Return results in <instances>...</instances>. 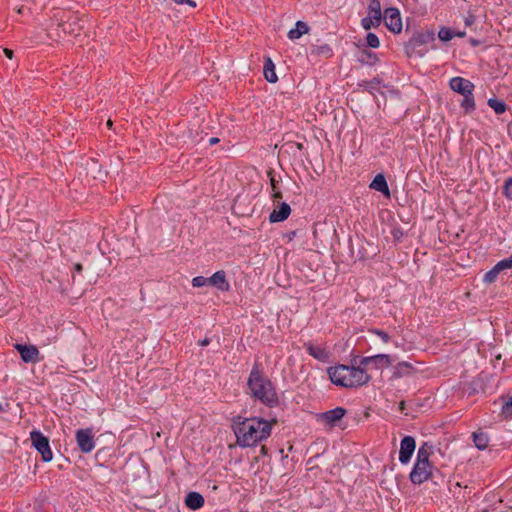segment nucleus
Here are the masks:
<instances>
[{
  "instance_id": "f257e3e1",
  "label": "nucleus",
  "mask_w": 512,
  "mask_h": 512,
  "mask_svg": "<svg viewBox=\"0 0 512 512\" xmlns=\"http://www.w3.org/2000/svg\"><path fill=\"white\" fill-rule=\"evenodd\" d=\"M276 418L266 420L261 417L245 418L240 415L231 420V428L236 436V443L242 447H254L271 436Z\"/></svg>"
},
{
  "instance_id": "f03ea898",
  "label": "nucleus",
  "mask_w": 512,
  "mask_h": 512,
  "mask_svg": "<svg viewBox=\"0 0 512 512\" xmlns=\"http://www.w3.org/2000/svg\"><path fill=\"white\" fill-rule=\"evenodd\" d=\"M247 387L250 396L268 408H276L280 404L279 396L272 381L265 375L263 365L255 361L250 371Z\"/></svg>"
},
{
  "instance_id": "7ed1b4c3",
  "label": "nucleus",
  "mask_w": 512,
  "mask_h": 512,
  "mask_svg": "<svg viewBox=\"0 0 512 512\" xmlns=\"http://www.w3.org/2000/svg\"><path fill=\"white\" fill-rule=\"evenodd\" d=\"M357 358H352L350 365L338 364L327 368L330 381L339 387L359 388L367 385L372 376L366 370L356 367Z\"/></svg>"
},
{
  "instance_id": "20e7f679",
  "label": "nucleus",
  "mask_w": 512,
  "mask_h": 512,
  "mask_svg": "<svg viewBox=\"0 0 512 512\" xmlns=\"http://www.w3.org/2000/svg\"><path fill=\"white\" fill-rule=\"evenodd\" d=\"M435 41V32L432 29L415 30L412 36L404 44V51L407 57H423L428 51V44Z\"/></svg>"
},
{
  "instance_id": "39448f33",
  "label": "nucleus",
  "mask_w": 512,
  "mask_h": 512,
  "mask_svg": "<svg viewBox=\"0 0 512 512\" xmlns=\"http://www.w3.org/2000/svg\"><path fill=\"white\" fill-rule=\"evenodd\" d=\"M435 473H440L432 462H415L409 474V480L414 485H421L425 481L433 480Z\"/></svg>"
},
{
  "instance_id": "423d86ee",
  "label": "nucleus",
  "mask_w": 512,
  "mask_h": 512,
  "mask_svg": "<svg viewBox=\"0 0 512 512\" xmlns=\"http://www.w3.org/2000/svg\"><path fill=\"white\" fill-rule=\"evenodd\" d=\"M30 440L32 447L41 454L43 462H50L53 458V452L50 447L49 438L40 430L33 429L30 432Z\"/></svg>"
},
{
  "instance_id": "0eeeda50",
  "label": "nucleus",
  "mask_w": 512,
  "mask_h": 512,
  "mask_svg": "<svg viewBox=\"0 0 512 512\" xmlns=\"http://www.w3.org/2000/svg\"><path fill=\"white\" fill-rule=\"evenodd\" d=\"M346 414L347 409L338 406L334 409L317 413L315 418L318 423L323 424L325 428L331 430L336 426H340V422Z\"/></svg>"
},
{
  "instance_id": "6e6552de",
  "label": "nucleus",
  "mask_w": 512,
  "mask_h": 512,
  "mask_svg": "<svg viewBox=\"0 0 512 512\" xmlns=\"http://www.w3.org/2000/svg\"><path fill=\"white\" fill-rule=\"evenodd\" d=\"M77 446L82 453H90L95 448V439L92 428L78 429L75 433Z\"/></svg>"
},
{
  "instance_id": "1a4fd4ad",
  "label": "nucleus",
  "mask_w": 512,
  "mask_h": 512,
  "mask_svg": "<svg viewBox=\"0 0 512 512\" xmlns=\"http://www.w3.org/2000/svg\"><path fill=\"white\" fill-rule=\"evenodd\" d=\"M383 21L389 31L398 34L402 31L400 11L396 7H388L384 10Z\"/></svg>"
},
{
  "instance_id": "9d476101",
  "label": "nucleus",
  "mask_w": 512,
  "mask_h": 512,
  "mask_svg": "<svg viewBox=\"0 0 512 512\" xmlns=\"http://www.w3.org/2000/svg\"><path fill=\"white\" fill-rule=\"evenodd\" d=\"M14 347L19 352L21 360L25 363H38L43 359L40 357L38 348L34 345L16 344Z\"/></svg>"
},
{
  "instance_id": "9b49d317",
  "label": "nucleus",
  "mask_w": 512,
  "mask_h": 512,
  "mask_svg": "<svg viewBox=\"0 0 512 512\" xmlns=\"http://www.w3.org/2000/svg\"><path fill=\"white\" fill-rule=\"evenodd\" d=\"M416 448V441L412 436H404L401 439L399 461L402 464H408Z\"/></svg>"
},
{
  "instance_id": "f8f14e48",
  "label": "nucleus",
  "mask_w": 512,
  "mask_h": 512,
  "mask_svg": "<svg viewBox=\"0 0 512 512\" xmlns=\"http://www.w3.org/2000/svg\"><path fill=\"white\" fill-rule=\"evenodd\" d=\"M80 19L77 15L70 14L67 16V19H62L58 23V27L61 28L64 34L69 35H78L81 30V26L79 24Z\"/></svg>"
},
{
  "instance_id": "ddd939ff",
  "label": "nucleus",
  "mask_w": 512,
  "mask_h": 512,
  "mask_svg": "<svg viewBox=\"0 0 512 512\" xmlns=\"http://www.w3.org/2000/svg\"><path fill=\"white\" fill-rule=\"evenodd\" d=\"M291 214V207L286 202L277 203V206L273 209V211L269 215L270 223H279L283 222Z\"/></svg>"
},
{
  "instance_id": "4468645a",
  "label": "nucleus",
  "mask_w": 512,
  "mask_h": 512,
  "mask_svg": "<svg viewBox=\"0 0 512 512\" xmlns=\"http://www.w3.org/2000/svg\"><path fill=\"white\" fill-rule=\"evenodd\" d=\"M450 88L463 96L474 91L475 86L470 80L457 76L450 80Z\"/></svg>"
},
{
  "instance_id": "2eb2a0df",
  "label": "nucleus",
  "mask_w": 512,
  "mask_h": 512,
  "mask_svg": "<svg viewBox=\"0 0 512 512\" xmlns=\"http://www.w3.org/2000/svg\"><path fill=\"white\" fill-rule=\"evenodd\" d=\"M486 384L482 377L473 378L470 382L463 385V392L467 396H474L478 393L485 392Z\"/></svg>"
},
{
  "instance_id": "dca6fc26",
  "label": "nucleus",
  "mask_w": 512,
  "mask_h": 512,
  "mask_svg": "<svg viewBox=\"0 0 512 512\" xmlns=\"http://www.w3.org/2000/svg\"><path fill=\"white\" fill-rule=\"evenodd\" d=\"M208 285L218 288L220 291H229L230 284L226 279V273L223 270L216 271L211 277H208Z\"/></svg>"
},
{
  "instance_id": "f3484780",
  "label": "nucleus",
  "mask_w": 512,
  "mask_h": 512,
  "mask_svg": "<svg viewBox=\"0 0 512 512\" xmlns=\"http://www.w3.org/2000/svg\"><path fill=\"white\" fill-rule=\"evenodd\" d=\"M304 348L306 349L307 353L316 360L321 362L329 361L330 352L325 348L316 346L311 342L305 343Z\"/></svg>"
},
{
  "instance_id": "a211bd4d",
  "label": "nucleus",
  "mask_w": 512,
  "mask_h": 512,
  "mask_svg": "<svg viewBox=\"0 0 512 512\" xmlns=\"http://www.w3.org/2000/svg\"><path fill=\"white\" fill-rule=\"evenodd\" d=\"M184 503L190 510H198L204 506L205 499L199 492L191 491L185 496Z\"/></svg>"
},
{
  "instance_id": "6ab92c4d",
  "label": "nucleus",
  "mask_w": 512,
  "mask_h": 512,
  "mask_svg": "<svg viewBox=\"0 0 512 512\" xmlns=\"http://www.w3.org/2000/svg\"><path fill=\"white\" fill-rule=\"evenodd\" d=\"M369 187L375 191L381 192L384 196L390 197V190L388 187L387 180L385 176L381 173L377 174Z\"/></svg>"
},
{
  "instance_id": "aec40b11",
  "label": "nucleus",
  "mask_w": 512,
  "mask_h": 512,
  "mask_svg": "<svg viewBox=\"0 0 512 512\" xmlns=\"http://www.w3.org/2000/svg\"><path fill=\"white\" fill-rule=\"evenodd\" d=\"M370 368L379 370L388 368L392 365L391 356L388 354H377L371 356Z\"/></svg>"
},
{
  "instance_id": "412c9836",
  "label": "nucleus",
  "mask_w": 512,
  "mask_h": 512,
  "mask_svg": "<svg viewBox=\"0 0 512 512\" xmlns=\"http://www.w3.org/2000/svg\"><path fill=\"white\" fill-rule=\"evenodd\" d=\"M382 6L380 0H369L367 6V15L371 16L376 22L383 21Z\"/></svg>"
},
{
  "instance_id": "4be33fe9",
  "label": "nucleus",
  "mask_w": 512,
  "mask_h": 512,
  "mask_svg": "<svg viewBox=\"0 0 512 512\" xmlns=\"http://www.w3.org/2000/svg\"><path fill=\"white\" fill-rule=\"evenodd\" d=\"M263 74L264 78L270 83H276L278 81V77L275 72V64L270 57H265Z\"/></svg>"
},
{
  "instance_id": "5701e85b",
  "label": "nucleus",
  "mask_w": 512,
  "mask_h": 512,
  "mask_svg": "<svg viewBox=\"0 0 512 512\" xmlns=\"http://www.w3.org/2000/svg\"><path fill=\"white\" fill-rule=\"evenodd\" d=\"M357 60L364 65L374 66L379 61V58L376 53L365 48L359 52Z\"/></svg>"
},
{
  "instance_id": "b1692460",
  "label": "nucleus",
  "mask_w": 512,
  "mask_h": 512,
  "mask_svg": "<svg viewBox=\"0 0 512 512\" xmlns=\"http://www.w3.org/2000/svg\"><path fill=\"white\" fill-rule=\"evenodd\" d=\"M414 371V367L412 366L411 363L409 362H406V361H403V362H399L395 367H394V371H393V378H402V377H405V376H409L413 373Z\"/></svg>"
},
{
  "instance_id": "393cba45",
  "label": "nucleus",
  "mask_w": 512,
  "mask_h": 512,
  "mask_svg": "<svg viewBox=\"0 0 512 512\" xmlns=\"http://www.w3.org/2000/svg\"><path fill=\"white\" fill-rule=\"evenodd\" d=\"M433 453V445L428 442H423L417 451L415 462H431L430 456Z\"/></svg>"
},
{
  "instance_id": "a878e982",
  "label": "nucleus",
  "mask_w": 512,
  "mask_h": 512,
  "mask_svg": "<svg viewBox=\"0 0 512 512\" xmlns=\"http://www.w3.org/2000/svg\"><path fill=\"white\" fill-rule=\"evenodd\" d=\"M309 26L306 22L297 21L295 28L288 32V38L291 40L299 39L302 35L309 32Z\"/></svg>"
},
{
  "instance_id": "bb28decb",
  "label": "nucleus",
  "mask_w": 512,
  "mask_h": 512,
  "mask_svg": "<svg viewBox=\"0 0 512 512\" xmlns=\"http://www.w3.org/2000/svg\"><path fill=\"white\" fill-rule=\"evenodd\" d=\"M474 445L479 450H485L489 445V436L487 433L477 431L472 433Z\"/></svg>"
},
{
  "instance_id": "cd10ccee",
  "label": "nucleus",
  "mask_w": 512,
  "mask_h": 512,
  "mask_svg": "<svg viewBox=\"0 0 512 512\" xmlns=\"http://www.w3.org/2000/svg\"><path fill=\"white\" fill-rule=\"evenodd\" d=\"M487 104L497 115H501L509 109V106L504 100L495 97L489 98Z\"/></svg>"
},
{
  "instance_id": "c85d7f7f",
  "label": "nucleus",
  "mask_w": 512,
  "mask_h": 512,
  "mask_svg": "<svg viewBox=\"0 0 512 512\" xmlns=\"http://www.w3.org/2000/svg\"><path fill=\"white\" fill-rule=\"evenodd\" d=\"M460 106L465 110L466 113H471L476 109L473 91L463 95V100Z\"/></svg>"
},
{
  "instance_id": "c756f323",
  "label": "nucleus",
  "mask_w": 512,
  "mask_h": 512,
  "mask_svg": "<svg viewBox=\"0 0 512 512\" xmlns=\"http://www.w3.org/2000/svg\"><path fill=\"white\" fill-rule=\"evenodd\" d=\"M267 176L270 180L271 190H279L280 189V183L282 182V178L280 175H276V172L274 169L270 168L267 170Z\"/></svg>"
},
{
  "instance_id": "7c9ffc66",
  "label": "nucleus",
  "mask_w": 512,
  "mask_h": 512,
  "mask_svg": "<svg viewBox=\"0 0 512 512\" xmlns=\"http://www.w3.org/2000/svg\"><path fill=\"white\" fill-rule=\"evenodd\" d=\"M503 401L501 413L504 415L506 419L512 418V396L505 398H500Z\"/></svg>"
},
{
  "instance_id": "2f4dec72",
  "label": "nucleus",
  "mask_w": 512,
  "mask_h": 512,
  "mask_svg": "<svg viewBox=\"0 0 512 512\" xmlns=\"http://www.w3.org/2000/svg\"><path fill=\"white\" fill-rule=\"evenodd\" d=\"M455 37V31L451 28L442 26L440 30L438 31V38L442 42H448L451 41Z\"/></svg>"
},
{
  "instance_id": "473e14b6",
  "label": "nucleus",
  "mask_w": 512,
  "mask_h": 512,
  "mask_svg": "<svg viewBox=\"0 0 512 512\" xmlns=\"http://www.w3.org/2000/svg\"><path fill=\"white\" fill-rule=\"evenodd\" d=\"M312 54L324 55L327 58L333 55L332 48L328 44L316 46L311 51Z\"/></svg>"
},
{
  "instance_id": "72a5a7b5",
  "label": "nucleus",
  "mask_w": 512,
  "mask_h": 512,
  "mask_svg": "<svg viewBox=\"0 0 512 512\" xmlns=\"http://www.w3.org/2000/svg\"><path fill=\"white\" fill-rule=\"evenodd\" d=\"M381 21L376 22L373 20V18L369 15L361 19V26L366 31H370L372 28H377L381 25Z\"/></svg>"
},
{
  "instance_id": "f704fd0d",
  "label": "nucleus",
  "mask_w": 512,
  "mask_h": 512,
  "mask_svg": "<svg viewBox=\"0 0 512 512\" xmlns=\"http://www.w3.org/2000/svg\"><path fill=\"white\" fill-rule=\"evenodd\" d=\"M365 40H366V44H365L366 47L376 49L380 46V40L375 33L368 32Z\"/></svg>"
},
{
  "instance_id": "c9c22d12",
  "label": "nucleus",
  "mask_w": 512,
  "mask_h": 512,
  "mask_svg": "<svg viewBox=\"0 0 512 512\" xmlns=\"http://www.w3.org/2000/svg\"><path fill=\"white\" fill-rule=\"evenodd\" d=\"M500 271L494 266L492 269L487 271L483 277V281L486 283H494L499 275Z\"/></svg>"
},
{
  "instance_id": "e433bc0d",
  "label": "nucleus",
  "mask_w": 512,
  "mask_h": 512,
  "mask_svg": "<svg viewBox=\"0 0 512 512\" xmlns=\"http://www.w3.org/2000/svg\"><path fill=\"white\" fill-rule=\"evenodd\" d=\"M353 358H357L356 367H359L362 370L368 371V368L370 367V362L372 360L371 356L361 357V356L356 355Z\"/></svg>"
},
{
  "instance_id": "4c0bfd02",
  "label": "nucleus",
  "mask_w": 512,
  "mask_h": 512,
  "mask_svg": "<svg viewBox=\"0 0 512 512\" xmlns=\"http://www.w3.org/2000/svg\"><path fill=\"white\" fill-rule=\"evenodd\" d=\"M502 194L509 200H512V177H509L505 180Z\"/></svg>"
},
{
  "instance_id": "58836bf2",
  "label": "nucleus",
  "mask_w": 512,
  "mask_h": 512,
  "mask_svg": "<svg viewBox=\"0 0 512 512\" xmlns=\"http://www.w3.org/2000/svg\"><path fill=\"white\" fill-rule=\"evenodd\" d=\"M497 269L502 272L506 269H512V255L508 258L502 259L495 265Z\"/></svg>"
},
{
  "instance_id": "ea45409f",
  "label": "nucleus",
  "mask_w": 512,
  "mask_h": 512,
  "mask_svg": "<svg viewBox=\"0 0 512 512\" xmlns=\"http://www.w3.org/2000/svg\"><path fill=\"white\" fill-rule=\"evenodd\" d=\"M193 287H204L208 285V277L196 276L192 279Z\"/></svg>"
},
{
  "instance_id": "a19ab883",
  "label": "nucleus",
  "mask_w": 512,
  "mask_h": 512,
  "mask_svg": "<svg viewBox=\"0 0 512 512\" xmlns=\"http://www.w3.org/2000/svg\"><path fill=\"white\" fill-rule=\"evenodd\" d=\"M372 332L379 336L381 338V340L385 343H388L391 339L390 335L385 332L384 330H381V329H373Z\"/></svg>"
},
{
  "instance_id": "79ce46f5",
  "label": "nucleus",
  "mask_w": 512,
  "mask_h": 512,
  "mask_svg": "<svg viewBox=\"0 0 512 512\" xmlns=\"http://www.w3.org/2000/svg\"><path fill=\"white\" fill-rule=\"evenodd\" d=\"M365 88L368 89L370 92L372 89H376L378 85L380 84V79L373 78L371 81H364Z\"/></svg>"
},
{
  "instance_id": "37998d69",
  "label": "nucleus",
  "mask_w": 512,
  "mask_h": 512,
  "mask_svg": "<svg viewBox=\"0 0 512 512\" xmlns=\"http://www.w3.org/2000/svg\"><path fill=\"white\" fill-rule=\"evenodd\" d=\"M271 198L274 203H280V200L283 198V194L281 189L279 190H273L271 193Z\"/></svg>"
},
{
  "instance_id": "c03bdc74",
  "label": "nucleus",
  "mask_w": 512,
  "mask_h": 512,
  "mask_svg": "<svg viewBox=\"0 0 512 512\" xmlns=\"http://www.w3.org/2000/svg\"><path fill=\"white\" fill-rule=\"evenodd\" d=\"M283 147H290V148L296 147L300 151L302 149H304V145L302 143H298V142H288Z\"/></svg>"
},
{
  "instance_id": "a18cd8bd",
  "label": "nucleus",
  "mask_w": 512,
  "mask_h": 512,
  "mask_svg": "<svg viewBox=\"0 0 512 512\" xmlns=\"http://www.w3.org/2000/svg\"><path fill=\"white\" fill-rule=\"evenodd\" d=\"M392 235L396 240H399L403 236V231L401 228H394L392 230Z\"/></svg>"
},
{
  "instance_id": "49530a36",
  "label": "nucleus",
  "mask_w": 512,
  "mask_h": 512,
  "mask_svg": "<svg viewBox=\"0 0 512 512\" xmlns=\"http://www.w3.org/2000/svg\"><path fill=\"white\" fill-rule=\"evenodd\" d=\"M399 411L402 413V414H405V415H408V413L405 411L406 410V402L404 400H402L400 403H399V407H398Z\"/></svg>"
},
{
  "instance_id": "de8ad7c7",
  "label": "nucleus",
  "mask_w": 512,
  "mask_h": 512,
  "mask_svg": "<svg viewBox=\"0 0 512 512\" xmlns=\"http://www.w3.org/2000/svg\"><path fill=\"white\" fill-rule=\"evenodd\" d=\"M475 21V16L474 15H469L468 17L465 18V25L466 26H471Z\"/></svg>"
},
{
  "instance_id": "09e8293b",
  "label": "nucleus",
  "mask_w": 512,
  "mask_h": 512,
  "mask_svg": "<svg viewBox=\"0 0 512 512\" xmlns=\"http://www.w3.org/2000/svg\"><path fill=\"white\" fill-rule=\"evenodd\" d=\"M210 342H211V339L208 337H205L204 339L198 341V345L204 347V346H208L210 344Z\"/></svg>"
},
{
  "instance_id": "8fccbe9b",
  "label": "nucleus",
  "mask_w": 512,
  "mask_h": 512,
  "mask_svg": "<svg viewBox=\"0 0 512 512\" xmlns=\"http://www.w3.org/2000/svg\"><path fill=\"white\" fill-rule=\"evenodd\" d=\"M4 54H5V56H6L7 58H9V59H12V58H13V56H14V52H13V50H11V49H9V48H5V49H4Z\"/></svg>"
},
{
  "instance_id": "3c124183",
  "label": "nucleus",
  "mask_w": 512,
  "mask_h": 512,
  "mask_svg": "<svg viewBox=\"0 0 512 512\" xmlns=\"http://www.w3.org/2000/svg\"><path fill=\"white\" fill-rule=\"evenodd\" d=\"M73 270L76 273H81L83 271V265L81 263H76L74 264Z\"/></svg>"
},
{
  "instance_id": "603ef678",
  "label": "nucleus",
  "mask_w": 512,
  "mask_h": 512,
  "mask_svg": "<svg viewBox=\"0 0 512 512\" xmlns=\"http://www.w3.org/2000/svg\"><path fill=\"white\" fill-rule=\"evenodd\" d=\"M469 43L471 44V46L477 47L481 44V41L475 38H470Z\"/></svg>"
},
{
  "instance_id": "864d4df0",
  "label": "nucleus",
  "mask_w": 512,
  "mask_h": 512,
  "mask_svg": "<svg viewBox=\"0 0 512 512\" xmlns=\"http://www.w3.org/2000/svg\"><path fill=\"white\" fill-rule=\"evenodd\" d=\"M219 142H220V139H219V138H217V137H212V138H210V139H209V144H210V145H216V144H218Z\"/></svg>"
},
{
  "instance_id": "5fc2aeb1",
  "label": "nucleus",
  "mask_w": 512,
  "mask_h": 512,
  "mask_svg": "<svg viewBox=\"0 0 512 512\" xmlns=\"http://www.w3.org/2000/svg\"><path fill=\"white\" fill-rule=\"evenodd\" d=\"M9 410V404L6 403L5 406L0 403V412H7Z\"/></svg>"
},
{
  "instance_id": "6e6d98bb",
  "label": "nucleus",
  "mask_w": 512,
  "mask_h": 512,
  "mask_svg": "<svg viewBox=\"0 0 512 512\" xmlns=\"http://www.w3.org/2000/svg\"><path fill=\"white\" fill-rule=\"evenodd\" d=\"M466 32L465 31H455V37L463 38L465 37Z\"/></svg>"
},
{
  "instance_id": "4d7b16f0",
  "label": "nucleus",
  "mask_w": 512,
  "mask_h": 512,
  "mask_svg": "<svg viewBox=\"0 0 512 512\" xmlns=\"http://www.w3.org/2000/svg\"><path fill=\"white\" fill-rule=\"evenodd\" d=\"M260 453H261V455H263V456L268 455V448H267L265 445H263V446L261 447Z\"/></svg>"
},
{
  "instance_id": "13d9d810",
  "label": "nucleus",
  "mask_w": 512,
  "mask_h": 512,
  "mask_svg": "<svg viewBox=\"0 0 512 512\" xmlns=\"http://www.w3.org/2000/svg\"><path fill=\"white\" fill-rule=\"evenodd\" d=\"M296 234H297V231L294 230V231L287 233V237L289 240H292L296 236Z\"/></svg>"
},
{
  "instance_id": "bf43d9fd",
  "label": "nucleus",
  "mask_w": 512,
  "mask_h": 512,
  "mask_svg": "<svg viewBox=\"0 0 512 512\" xmlns=\"http://www.w3.org/2000/svg\"><path fill=\"white\" fill-rule=\"evenodd\" d=\"M23 10H24V7H23V6H21V7L17 10V12H18L19 14H22V13H23Z\"/></svg>"
}]
</instances>
